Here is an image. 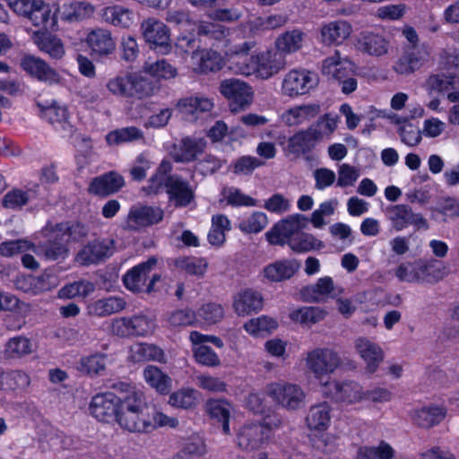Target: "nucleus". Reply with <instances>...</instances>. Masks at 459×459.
<instances>
[{
    "instance_id": "4be33fe9",
    "label": "nucleus",
    "mask_w": 459,
    "mask_h": 459,
    "mask_svg": "<svg viewBox=\"0 0 459 459\" xmlns=\"http://www.w3.org/2000/svg\"><path fill=\"white\" fill-rule=\"evenodd\" d=\"M316 147V129L310 126L306 130H300L289 138L285 152L287 155L294 158L311 160Z\"/></svg>"
},
{
    "instance_id": "603ef678",
    "label": "nucleus",
    "mask_w": 459,
    "mask_h": 459,
    "mask_svg": "<svg viewBox=\"0 0 459 459\" xmlns=\"http://www.w3.org/2000/svg\"><path fill=\"white\" fill-rule=\"evenodd\" d=\"M56 284L55 277L47 273L39 277H25L22 281H18L17 282L19 289H22L24 291H32L33 293L48 290L55 287Z\"/></svg>"
},
{
    "instance_id": "a211bd4d",
    "label": "nucleus",
    "mask_w": 459,
    "mask_h": 459,
    "mask_svg": "<svg viewBox=\"0 0 459 459\" xmlns=\"http://www.w3.org/2000/svg\"><path fill=\"white\" fill-rule=\"evenodd\" d=\"M314 74L307 69H292L283 77L281 93L290 98L305 95L313 89Z\"/></svg>"
},
{
    "instance_id": "c85d7f7f",
    "label": "nucleus",
    "mask_w": 459,
    "mask_h": 459,
    "mask_svg": "<svg viewBox=\"0 0 459 459\" xmlns=\"http://www.w3.org/2000/svg\"><path fill=\"white\" fill-rule=\"evenodd\" d=\"M57 11L56 4L39 0L37 6L31 10L28 19L36 27H40L46 30H56L57 29Z\"/></svg>"
},
{
    "instance_id": "cd10ccee",
    "label": "nucleus",
    "mask_w": 459,
    "mask_h": 459,
    "mask_svg": "<svg viewBox=\"0 0 459 459\" xmlns=\"http://www.w3.org/2000/svg\"><path fill=\"white\" fill-rule=\"evenodd\" d=\"M354 72V65L347 57H341L338 51L322 63L321 73L329 80H342Z\"/></svg>"
},
{
    "instance_id": "69168bd1",
    "label": "nucleus",
    "mask_w": 459,
    "mask_h": 459,
    "mask_svg": "<svg viewBox=\"0 0 459 459\" xmlns=\"http://www.w3.org/2000/svg\"><path fill=\"white\" fill-rule=\"evenodd\" d=\"M340 364L341 358L335 351L326 348L317 351V375L333 373Z\"/></svg>"
},
{
    "instance_id": "aec40b11",
    "label": "nucleus",
    "mask_w": 459,
    "mask_h": 459,
    "mask_svg": "<svg viewBox=\"0 0 459 459\" xmlns=\"http://www.w3.org/2000/svg\"><path fill=\"white\" fill-rule=\"evenodd\" d=\"M17 254H22V265L30 270H36L39 264L34 257L39 255V248L28 239H17L5 241L0 244V255L10 257Z\"/></svg>"
},
{
    "instance_id": "37998d69",
    "label": "nucleus",
    "mask_w": 459,
    "mask_h": 459,
    "mask_svg": "<svg viewBox=\"0 0 459 459\" xmlns=\"http://www.w3.org/2000/svg\"><path fill=\"white\" fill-rule=\"evenodd\" d=\"M352 28L346 21L332 22L321 30L323 42L326 44H340L351 33Z\"/></svg>"
},
{
    "instance_id": "412c9836",
    "label": "nucleus",
    "mask_w": 459,
    "mask_h": 459,
    "mask_svg": "<svg viewBox=\"0 0 459 459\" xmlns=\"http://www.w3.org/2000/svg\"><path fill=\"white\" fill-rule=\"evenodd\" d=\"M213 105L212 99L202 94H195L178 100L176 108L184 119L194 122L209 113Z\"/></svg>"
},
{
    "instance_id": "13d9d810",
    "label": "nucleus",
    "mask_w": 459,
    "mask_h": 459,
    "mask_svg": "<svg viewBox=\"0 0 459 459\" xmlns=\"http://www.w3.org/2000/svg\"><path fill=\"white\" fill-rule=\"evenodd\" d=\"M142 139H143V132L135 126L116 129L106 135V142L110 146L120 145Z\"/></svg>"
},
{
    "instance_id": "774afa93",
    "label": "nucleus",
    "mask_w": 459,
    "mask_h": 459,
    "mask_svg": "<svg viewBox=\"0 0 459 459\" xmlns=\"http://www.w3.org/2000/svg\"><path fill=\"white\" fill-rule=\"evenodd\" d=\"M397 133L401 142L409 147L417 146L422 140V131L419 126L409 122L400 126Z\"/></svg>"
},
{
    "instance_id": "79ce46f5",
    "label": "nucleus",
    "mask_w": 459,
    "mask_h": 459,
    "mask_svg": "<svg viewBox=\"0 0 459 459\" xmlns=\"http://www.w3.org/2000/svg\"><path fill=\"white\" fill-rule=\"evenodd\" d=\"M95 7L88 2L73 1L64 4L61 8V19L69 22H79L92 16Z\"/></svg>"
},
{
    "instance_id": "7c9ffc66",
    "label": "nucleus",
    "mask_w": 459,
    "mask_h": 459,
    "mask_svg": "<svg viewBox=\"0 0 459 459\" xmlns=\"http://www.w3.org/2000/svg\"><path fill=\"white\" fill-rule=\"evenodd\" d=\"M299 267L300 264L297 260H278L264 266L263 274L271 282H280L290 279Z\"/></svg>"
},
{
    "instance_id": "20e7f679",
    "label": "nucleus",
    "mask_w": 459,
    "mask_h": 459,
    "mask_svg": "<svg viewBox=\"0 0 459 459\" xmlns=\"http://www.w3.org/2000/svg\"><path fill=\"white\" fill-rule=\"evenodd\" d=\"M309 224L316 227V211L310 217L299 213L287 216L267 231L265 237L270 244L282 246L285 243L289 244L292 238L307 230Z\"/></svg>"
},
{
    "instance_id": "1a4fd4ad",
    "label": "nucleus",
    "mask_w": 459,
    "mask_h": 459,
    "mask_svg": "<svg viewBox=\"0 0 459 459\" xmlns=\"http://www.w3.org/2000/svg\"><path fill=\"white\" fill-rule=\"evenodd\" d=\"M189 341L192 343L194 358L198 364L208 368H216L221 365V362L218 354L205 344L211 342L217 348H222L224 343L221 338L192 331L189 334Z\"/></svg>"
},
{
    "instance_id": "e2e57ef3",
    "label": "nucleus",
    "mask_w": 459,
    "mask_h": 459,
    "mask_svg": "<svg viewBox=\"0 0 459 459\" xmlns=\"http://www.w3.org/2000/svg\"><path fill=\"white\" fill-rule=\"evenodd\" d=\"M394 449L385 441L377 446H361L358 449L356 459H393Z\"/></svg>"
},
{
    "instance_id": "f257e3e1",
    "label": "nucleus",
    "mask_w": 459,
    "mask_h": 459,
    "mask_svg": "<svg viewBox=\"0 0 459 459\" xmlns=\"http://www.w3.org/2000/svg\"><path fill=\"white\" fill-rule=\"evenodd\" d=\"M148 403L144 393L134 387L123 394L122 403L116 422L121 429L131 433H147L149 414L145 411Z\"/></svg>"
},
{
    "instance_id": "ddd939ff",
    "label": "nucleus",
    "mask_w": 459,
    "mask_h": 459,
    "mask_svg": "<svg viewBox=\"0 0 459 459\" xmlns=\"http://www.w3.org/2000/svg\"><path fill=\"white\" fill-rule=\"evenodd\" d=\"M220 92L230 100L232 112H238L248 108L253 101L252 88L238 79L223 80Z\"/></svg>"
},
{
    "instance_id": "a878e982",
    "label": "nucleus",
    "mask_w": 459,
    "mask_h": 459,
    "mask_svg": "<svg viewBox=\"0 0 459 459\" xmlns=\"http://www.w3.org/2000/svg\"><path fill=\"white\" fill-rule=\"evenodd\" d=\"M357 48L364 54L379 57L389 53L391 43L389 39L381 33L363 31L358 39Z\"/></svg>"
},
{
    "instance_id": "49530a36",
    "label": "nucleus",
    "mask_w": 459,
    "mask_h": 459,
    "mask_svg": "<svg viewBox=\"0 0 459 459\" xmlns=\"http://www.w3.org/2000/svg\"><path fill=\"white\" fill-rule=\"evenodd\" d=\"M143 72L157 80H171L178 76V69L167 59H159L154 62H145Z\"/></svg>"
},
{
    "instance_id": "b1692460",
    "label": "nucleus",
    "mask_w": 459,
    "mask_h": 459,
    "mask_svg": "<svg viewBox=\"0 0 459 459\" xmlns=\"http://www.w3.org/2000/svg\"><path fill=\"white\" fill-rule=\"evenodd\" d=\"M354 347L359 357L366 363V372L373 374L384 360V351L376 342L367 337H359L354 341Z\"/></svg>"
},
{
    "instance_id": "c03bdc74",
    "label": "nucleus",
    "mask_w": 459,
    "mask_h": 459,
    "mask_svg": "<svg viewBox=\"0 0 459 459\" xmlns=\"http://www.w3.org/2000/svg\"><path fill=\"white\" fill-rule=\"evenodd\" d=\"M446 416V411L438 406L422 407L412 412L413 422L424 429L431 428L438 423Z\"/></svg>"
},
{
    "instance_id": "bf43d9fd",
    "label": "nucleus",
    "mask_w": 459,
    "mask_h": 459,
    "mask_svg": "<svg viewBox=\"0 0 459 459\" xmlns=\"http://www.w3.org/2000/svg\"><path fill=\"white\" fill-rule=\"evenodd\" d=\"M277 327V321L267 316L252 318L244 325L245 331L255 337L269 334Z\"/></svg>"
},
{
    "instance_id": "f8f14e48",
    "label": "nucleus",
    "mask_w": 459,
    "mask_h": 459,
    "mask_svg": "<svg viewBox=\"0 0 459 459\" xmlns=\"http://www.w3.org/2000/svg\"><path fill=\"white\" fill-rule=\"evenodd\" d=\"M255 42L244 41L228 47L225 55L229 63V68L234 74L251 75L255 74V55L249 56V51L254 48Z\"/></svg>"
},
{
    "instance_id": "052dcab7",
    "label": "nucleus",
    "mask_w": 459,
    "mask_h": 459,
    "mask_svg": "<svg viewBox=\"0 0 459 459\" xmlns=\"http://www.w3.org/2000/svg\"><path fill=\"white\" fill-rule=\"evenodd\" d=\"M107 361L108 357L105 354H91L80 359L78 369L89 376H98L106 369Z\"/></svg>"
},
{
    "instance_id": "423d86ee",
    "label": "nucleus",
    "mask_w": 459,
    "mask_h": 459,
    "mask_svg": "<svg viewBox=\"0 0 459 459\" xmlns=\"http://www.w3.org/2000/svg\"><path fill=\"white\" fill-rule=\"evenodd\" d=\"M281 423V420L273 415L264 418L262 423L244 425L237 434L238 446L247 451L259 448Z\"/></svg>"
},
{
    "instance_id": "39448f33",
    "label": "nucleus",
    "mask_w": 459,
    "mask_h": 459,
    "mask_svg": "<svg viewBox=\"0 0 459 459\" xmlns=\"http://www.w3.org/2000/svg\"><path fill=\"white\" fill-rule=\"evenodd\" d=\"M319 392L330 402L351 405L362 402L363 387L354 380H327L320 381Z\"/></svg>"
},
{
    "instance_id": "a19ab883",
    "label": "nucleus",
    "mask_w": 459,
    "mask_h": 459,
    "mask_svg": "<svg viewBox=\"0 0 459 459\" xmlns=\"http://www.w3.org/2000/svg\"><path fill=\"white\" fill-rule=\"evenodd\" d=\"M316 117L315 104L297 105L285 110L281 116V121L289 126H299L310 122Z\"/></svg>"
},
{
    "instance_id": "0e129e2a",
    "label": "nucleus",
    "mask_w": 459,
    "mask_h": 459,
    "mask_svg": "<svg viewBox=\"0 0 459 459\" xmlns=\"http://www.w3.org/2000/svg\"><path fill=\"white\" fill-rule=\"evenodd\" d=\"M95 290V284L86 280H81L66 284L60 289L58 296L61 299L85 298Z\"/></svg>"
},
{
    "instance_id": "c756f323",
    "label": "nucleus",
    "mask_w": 459,
    "mask_h": 459,
    "mask_svg": "<svg viewBox=\"0 0 459 459\" xmlns=\"http://www.w3.org/2000/svg\"><path fill=\"white\" fill-rule=\"evenodd\" d=\"M285 65L284 57L278 53H273L272 50L263 51L255 55V74L263 79H268L279 73Z\"/></svg>"
},
{
    "instance_id": "9d476101",
    "label": "nucleus",
    "mask_w": 459,
    "mask_h": 459,
    "mask_svg": "<svg viewBox=\"0 0 459 459\" xmlns=\"http://www.w3.org/2000/svg\"><path fill=\"white\" fill-rule=\"evenodd\" d=\"M37 108L41 118L49 122L56 130L60 131L63 136H69L74 131L70 123V115L67 107L56 100H46L37 102Z\"/></svg>"
},
{
    "instance_id": "a18cd8bd",
    "label": "nucleus",
    "mask_w": 459,
    "mask_h": 459,
    "mask_svg": "<svg viewBox=\"0 0 459 459\" xmlns=\"http://www.w3.org/2000/svg\"><path fill=\"white\" fill-rule=\"evenodd\" d=\"M200 394L191 387L180 388L169 394L168 403L173 408L191 410L197 406Z\"/></svg>"
},
{
    "instance_id": "dca6fc26",
    "label": "nucleus",
    "mask_w": 459,
    "mask_h": 459,
    "mask_svg": "<svg viewBox=\"0 0 459 459\" xmlns=\"http://www.w3.org/2000/svg\"><path fill=\"white\" fill-rule=\"evenodd\" d=\"M116 249L112 238H98L90 241L76 255L75 260L82 265L98 264L110 257Z\"/></svg>"
},
{
    "instance_id": "6e6d98bb",
    "label": "nucleus",
    "mask_w": 459,
    "mask_h": 459,
    "mask_svg": "<svg viewBox=\"0 0 459 459\" xmlns=\"http://www.w3.org/2000/svg\"><path fill=\"white\" fill-rule=\"evenodd\" d=\"M221 199L220 202H226L228 205L238 207L256 206V200L245 195L240 189L235 186H223L221 190Z\"/></svg>"
},
{
    "instance_id": "393cba45",
    "label": "nucleus",
    "mask_w": 459,
    "mask_h": 459,
    "mask_svg": "<svg viewBox=\"0 0 459 459\" xmlns=\"http://www.w3.org/2000/svg\"><path fill=\"white\" fill-rule=\"evenodd\" d=\"M166 192L169 200L176 207H186L194 199L195 194L189 183L178 176H170L166 179Z\"/></svg>"
},
{
    "instance_id": "e433bc0d",
    "label": "nucleus",
    "mask_w": 459,
    "mask_h": 459,
    "mask_svg": "<svg viewBox=\"0 0 459 459\" xmlns=\"http://www.w3.org/2000/svg\"><path fill=\"white\" fill-rule=\"evenodd\" d=\"M126 300L121 297L109 296L92 300L86 307L87 314L93 316H107L125 309Z\"/></svg>"
},
{
    "instance_id": "72a5a7b5",
    "label": "nucleus",
    "mask_w": 459,
    "mask_h": 459,
    "mask_svg": "<svg viewBox=\"0 0 459 459\" xmlns=\"http://www.w3.org/2000/svg\"><path fill=\"white\" fill-rule=\"evenodd\" d=\"M32 40L39 49L53 59H61L65 54V47L61 39L48 31L33 32Z\"/></svg>"
},
{
    "instance_id": "6ab92c4d",
    "label": "nucleus",
    "mask_w": 459,
    "mask_h": 459,
    "mask_svg": "<svg viewBox=\"0 0 459 459\" xmlns=\"http://www.w3.org/2000/svg\"><path fill=\"white\" fill-rule=\"evenodd\" d=\"M186 64L193 73L205 74L221 70L224 65V59L219 52L213 49L200 48L192 51Z\"/></svg>"
},
{
    "instance_id": "58836bf2",
    "label": "nucleus",
    "mask_w": 459,
    "mask_h": 459,
    "mask_svg": "<svg viewBox=\"0 0 459 459\" xmlns=\"http://www.w3.org/2000/svg\"><path fill=\"white\" fill-rule=\"evenodd\" d=\"M35 345L30 339L23 335L10 338L4 348V357L7 359H19L32 354Z\"/></svg>"
},
{
    "instance_id": "5fc2aeb1",
    "label": "nucleus",
    "mask_w": 459,
    "mask_h": 459,
    "mask_svg": "<svg viewBox=\"0 0 459 459\" xmlns=\"http://www.w3.org/2000/svg\"><path fill=\"white\" fill-rule=\"evenodd\" d=\"M30 385V377L22 370L0 372V389L2 390L25 389Z\"/></svg>"
},
{
    "instance_id": "c9c22d12",
    "label": "nucleus",
    "mask_w": 459,
    "mask_h": 459,
    "mask_svg": "<svg viewBox=\"0 0 459 459\" xmlns=\"http://www.w3.org/2000/svg\"><path fill=\"white\" fill-rule=\"evenodd\" d=\"M100 15L105 22L121 29H129L134 23L133 10L119 4L104 7Z\"/></svg>"
},
{
    "instance_id": "5701e85b",
    "label": "nucleus",
    "mask_w": 459,
    "mask_h": 459,
    "mask_svg": "<svg viewBox=\"0 0 459 459\" xmlns=\"http://www.w3.org/2000/svg\"><path fill=\"white\" fill-rule=\"evenodd\" d=\"M22 68L32 77L48 84H56L60 82V75L46 61L40 57L25 55L21 59Z\"/></svg>"
},
{
    "instance_id": "f3484780",
    "label": "nucleus",
    "mask_w": 459,
    "mask_h": 459,
    "mask_svg": "<svg viewBox=\"0 0 459 459\" xmlns=\"http://www.w3.org/2000/svg\"><path fill=\"white\" fill-rule=\"evenodd\" d=\"M163 217L164 211L159 206L134 205L128 212L125 227L128 230H138L158 224L163 220Z\"/></svg>"
},
{
    "instance_id": "338daca9",
    "label": "nucleus",
    "mask_w": 459,
    "mask_h": 459,
    "mask_svg": "<svg viewBox=\"0 0 459 459\" xmlns=\"http://www.w3.org/2000/svg\"><path fill=\"white\" fill-rule=\"evenodd\" d=\"M132 74L117 75L108 81L107 89L115 96L132 98Z\"/></svg>"
},
{
    "instance_id": "2f4dec72",
    "label": "nucleus",
    "mask_w": 459,
    "mask_h": 459,
    "mask_svg": "<svg viewBox=\"0 0 459 459\" xmlns=\"http://www.w3.org/2000/svg\"><path fill=\"white\" fill-rule=\"evenodd\" d=\"M128 359L134 363L147 361L166 362L164 351L160 346L149 342H136L131 345Z\"/></svg>"
},
{
    "instance_id": "6e6552de",
    "label": "nucleus",
    "mask_w": 459,
    "mask_h": 459,
    "mask_svg": "<svg viewBox=\"0 0 459 459\" xmlns=\"http://www.w3.org/2000/svg\"><path fill=\"white\" fill-rule=\"evenodd\" d=\"M156 264L157 259L150 257L147 261L134 266L123 277L125 287L133 292L152 291L154 284L160 279L159 274L150 277Z\"/></svg>"
},
{
    "instance_id": "680f3d73",
    "label": "nucleus",
    "mask_w": 459,
    "mask_h": 459,
    "mask_svg": "<svg viewBox=\"0 0 459 459\" xmlns=\"http://www.w3.org/2000/svg\"><path fill=\"white\" fill-rule=\"evenodd\" d=\"M421 264L423 267V283H436L444 279L448 273L447 266L441 261L436 259L421 260Z\"/></svg>"
},
{
    "instance_id": "4c0bfd02",
    "label": "nucleus",
    "mask_w": 459,
    "mask_h": 459,
    "mask_svg": "<svg viewBox=\"0 0 459 459\" xmlns=\"http://www.w3.org/2000/svg\"><path fill=\"white\" fill-rule=\"evenodd\" d=\"M123 186V177L116 172H109L95 178L89 186V192L97 195H108L118 191Z\"/></svg>"
},
{
    "instance_id": "864d4df0",
    "label": "nucleus",
    "mask_w": 459,
    "mask_h": 459,
    "mask_svg": "<svg viewBox=\"0 0 459 459\" xmlns=\"http://www.w3.org/2000/svg\"><path fill=\"white\" fill-rule=\"evenodd\" d=\"M268 225L267 215L263 212H253L239 219L238 230L247 234H257Z\"/></svg>"
},
{
    "instance_id": "3c124183",
    "label": "nucleus",
    "mask_w": 459,
    "mask_h": 459,
    "mask_svg": "<svg viewBox=\"0 0 459 459\" xmlns=\"http://www.w3.org/2000/svg\"><path fill=\"white\" fill-rule=\"evenodd\" d=\"M421 259L413 262H403L394 271L397 279L403 282L423 283Z\"/></svg>"
},
{
    "instance_id": "473e14b6",
    "label": "nucleus",
    "mask_w": 459,
    "mask_h": 459,
    "mask_svg": "<svg viewBox=\"0 0 459 459\" xmlns=\"http://www.w3.org/2000/svg\"><path fill=\"white\" fill-rule=\"evenodd\" d=\"M86 43L94 54L100 56H108L116 49L115 39L107 29L98 28L90 31Z\"/></svg>"
},
{
    "instance_id": "f704fd0d",
    "label": "nucleus",
    "mask_w": 459,
    "mask_h": 459,
    "mask_svg": "<svg viewBox=\"0 0 459 459\" xmlns=\"http://www.w3.org/2000/svg\"><path fill=\"white\" fill-rule=\"evenodd\" d=\"M205 142L201 138L186 137L171 151L174 160L178 162H190L204 152Z\"/></svg>"
},
{
    "instance_id": "4d7b16f0",
    "label": "nucleus",
    "mask_w": 459,
    "mask_h": 459,
    "mask_svg": "<svg viewBox=\"0 0 459 459\" xmlns=\"http://www.w3.org/2000/svg\"><path fill=\"white\" fill-rule=\"evenodd\" d=\"M175 265L187 274L203 277L208 269V261L204 257L184 256L176 259Z\"/></svg>"
},
{
    "instance_id": "8fccbe9b",
    "label": "nucleus",
    "mask_w": 459,
    "mask_h": 459,
    "mask_svg": "<svg viewBox=\"0 0 459 459\" xmlns=\"http://www.w3.org/2000/svg\"><path fill=\"white\" fill-rule=\"evenodd\" d=\"M206 411L211 418L222 423V430L224 434H230V415L231 405L225 400L212 399L206 403Z\"/></svg>"
},
{
    "instance_id": "2eb2a0df",
    "label": "nucleus",
    "mask_w": 459,
    "mask_h": 459,
    "mask_svg": "<svg viewBox=\"0 0 459 459\" xmlns=\"http://www.w3.org/2000/svg\"><path fill=\"white\" fill-rule=\"evenodd\" d=\"M266 393L277 404L289 410L298 409L305 397L298 385L282 381L267 385Z\"/></svg>"
},
{
    "instance_id": "9b49d317",
    "label": "nucleus",
    "mask_w": 459,
    "mask_h": 459,
    "mask_svg": "<svg viewBox=\"0 0 459 459\" xmlns=\"http://www.w3.org/2000/svg\"><path fill=\"white\" fill-rule=\"evenodd\" d=\"M122 399L123 396L119 397L113 392L99 393L91 397L89 412L99 421L105 423L116 421Z\"/></svg>"
},
{
    "instance_id": "f03ea898",
    "label": "nucleus",
    "mask_w": 459,
    "mask_h": 459,
    "mask_svg": "<svg viewBox=\"0 0 459 459\" xmlns=\"http://www.w3.org/2000/svg\"><path fill=\"white\" fill-rule=\"evenodd\" d=\"M158 327L156 314L152 310H143L131 316H121L111 321L110 330L119 337L152 336Z\"/></svg>"
},
{
    "instance_id": "0eeeda50",
    "label": "nucleus",
    "mask_w": 459,
    "mask_h": 459,
    "mask_svg": "<svg viewBox=\"0 0 459 459\" xmlns=\"http://www.w3.org/2000/svg\"><path fill=\"white\" fill-rule=\"evenodd\" d=\"M140 30L151 49L161 55L171 53L170 29L162 21L155 17L146 18L142 22Z\"/></svg>"
},
{
    "instance_id": "7ed1b4c3",
    "label": "nucleus",
    "mask_w": 459,
    "mask_h": 459,
    "mask_svg": "<svg viewBox=\"0 0 459 459\" xmlns=\"http://www.w3.org/2000/svg\"><path fill=\"white\" fill-rule=\"evenodd\" d=\"M430 100L427 103L428 108L432 111L440 112V98L447 96L451 102H459V77L453 74H430L423 84Z\"/></svg>"
},
{
    "instance_id": "4468645a",
    "label": "nucleus",
    "mask_w": 459,
    "mask_h": 459,
    "mask_svg": "<svg viewBox=\"0 0 459 459\" xmlns=\"http://www.w3.org/2000/svg\"><path fill=\"white\" fill-rule=\"evenodd\" d=\"M385 214L392 227L396 231H401L409 225L417 229L428 230V221L420 213H416L406 204L390 205L385 209Z\"/></svg>"
},
{
    "instance_id": "ea45409f",
    "label": "nucleus",
    "mask_w": 459,
    "mask_h": 459,
    "mask_svg": "<svg viewBox=\"0 0 459 459\" xmlns=\"http://www.w3.org/2000/svg\"><path fill=\"white\" fill-rule=\"evenodd\" d=\"M147 385L160 394H167L172 387V379L157 366L148 365L143 371Z\"/></svg>"
},
{
    "instance_id": "09e8293b",
    "label": "nucleus",
    "mask_w": 459,
    "mask_h": 459,
    "mask_svg": "<svg viewBox=\"0 0 459 459\" xmlns=\"http://www.w3.org/2000/svg\"><path fill=\"white\" fill-rule=\"evenodd\" d=\"M304 34L293 30L281 34L275 41V46L280 56L290 55L301 48Z\"/></svg>"
},
{
    "instance_id": "de8ad7c7",
    "label": "nucleus",
    "mask_w": 459,
    "mask_h": 459,
    "mask_svg": "<svg viewBox=\"0 0 459 459\" xmlns=\"http://www.w3.org/2000/svg\"><path fill=\"white\" fill-rule=\"evenodd\" d=\"M207 447L204 440L199 436H192L174 455L173 459H204Z\"/></svg>"
},
{
    "instance_id": "bb28decb",
    "label": "nucleus",
    "mask_w": 459,
    "mask_h": 459,
    "mask_svg": "<svg viewBox=\"0 0 459 459\" xmlns=\"http://www.w3.org/2000/svg\"><path fill=\"white\" fill-rule=\"evenodd\" d=\"M264 299L262 294L251 289L239 290L233 298V309L239 316H246L262 310Z\"/></svg>"
}]
</instances>
